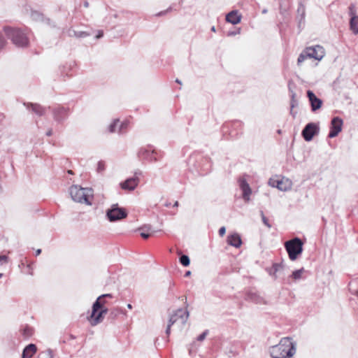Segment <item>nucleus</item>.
I'll return each mask as SVG.
<instances>
[{
    "label": "nucleus",
    "mask_w": 358,
    "mask_h": 358,
    "mask_svg": "<svg viewBox=\"0 0 358 358\" xmlns=\"http://www.w3.org/2000/svg\"><path fill=\"white\" fill-rule=\"evenodd\" d=\"M99 301H95L92 308L91 315L88 317V320L92 326H96L103 322L104 316L99 310Z\"/></svg>",
    "instance_id": "423d86ee"
},
{
    "label": "nucleus",
    "mask_w": 358,
    "mask_h": 358,
    "mask_svg": "<svg viewBox=\"0 0 358 358\" xmlns=\"http://www.w3.org/2000/svg\"><path fill=\"white\" fill-rule=\"evenodd\" d=\"M6 41L3 36L0 34V49L5 45Z\"/></svg>",
    "instance_id": "ea45409f"
},
{
    "label": "nucleus",
    "mask_w": 358,
    "mask_h": 358,
    "mask_svg": "<svg viewBox=\"0 0 358 358\" xmlns=\"http://www.w3.org/2000/svg\"><path fill=\"white\" fill-rule=\"evenodd\" d=\"M226 232V229L224 227H222L220 229H219V234L220 236H222L224 235Z\"/></svg>",
    "instance_id": "79ce46f5"
},
{
    "label": "nucleus",
    "mask_w": 358,
    "mask_h": 358,
    "mask_svg": "<svg viewBox=\"0 0 358 358\" xmlns=\"http://www.w3.org/2000/svg\"><path fill=\"white\" fill-rule=\"evenodd\" d=\"M4 31L6 36L12 41L17 47L24 48L29 44V38L27 34L22 29L13 27H5Z\"/></svg>",
    "instance_id": "7ed1b4c3"
},
{
    "label": "nucleus",
    "mask_w": 358,
    "mask_h": 358,
    "mask_svg": "<svg viewBox=\"0 0 358 358\" xmlns=\"http://www.w3.org/2000/svg\"><path fill=\"white\" fill-rule=\"evenodd\" d=\"M269 353L273 358L292 357L296 353V345L290 338H283L269 348Z\"/></svg>",
    "instance_id": "f257e3e1"
},
{
    "label": "nucleus",
    "mask_w": 358,
    "mask_h": 358,
    "mask_svg": "<svg viewBox=\"0 0 358 358\" xmlns=\"http://www.w3.org/2000/svg\"><path fill=\"white\" fill-rule=\"evenodd\" d=\"M105 170V164L103 162L100 161L97 164L96 171L98 173H102Z\"/></svg>",
    "instance_id": "2f4dec72"
},
{
    "label": "nucleus",
    "mask_w": 358,
    "mask_h": 358,
    "mask_svg": "<svg viewBox=\"0 0 358 358\" xmlns=\"http://www.w3.org/2000/svg\"><path fill=\"white\" fill-rule=\"evenodd\" d=\"M241 16L235 10L231 11L226 16V20L232 24H236L241 21Z\"/></svg>",
    "instance_id": "412c9836"
},
{
    "label": "nucleus",
    "mask_w": 358,
    "mask_h": 358,
    "mask_svg": "<svg viewBox=\"0 0 358 358\" xmlns=\"http://www.w3.org/2000/svg\"><path fill=\"white\" fill-rule=\"evenodd\" d=\"M350 27L355 34H358V17H350Z\"/></svg>",
    "instance_id": "5701e85b"
},
{
    "label": "nucleus",
    "mask_w": 358,
    "mask_h": 358,
    "mask_svg": "<svg viewBox=\"0 0 358 358\" xmlns=\"http://www.w3.org/2000/svg\"><path fill=\"white\" fill-rule=\"evenodd\" d=\"M262 12H263V13H266L267 12V10L266 9H264Z\"/></svg>",
    "instance_id": "680f3d73"
},
{
    "label": "nucleus",
    "mask_w": 358,
    "mask_h": 358,
    "mask_svg": "<svg viewBox=\"0 0 358 358\" xmlns=\"http://www.w3.org/2000/svg\"><path fill=\"white\" fill-rule=\"evenodd\" d=\"M52 134V129H49V130L46 132V135H47L48 136H50Z\"/></svg>",
    "instance_id": "3c124183"
},
{
    "label": "nucleus",
    "mask_w": 358,
    "mask_h": 358,
    "mask_svg": "<svg viewBox=\"0 0 358 358\" xmlns=\"http://www.w3.org/2000/svg\"><path fill=\"white\" fill-rule=\"evenodd\" d=\"M127 308L129 309H131L132 308V306L130 303H129V304H127Z\"/></svg>",
    "instance_id": "4d7b16f0"
},
{
    "label": "nucleus",
    "mask_w": 358,
    "mask_h": 358,
    "mask_svg": "<svg viewBox=\"0 0 358 358\" xmlns=\"http://www.w3.org/2000/svg\"><path fill=\"white\" fill-rule=\"evenodd\" d=\"M3 273H0V278L2 277Z\"/></svg>",
    "instance_id": "69168bd1"
},
{
    "label": "nucleus",
    "mask_w": 358,
    "mask_h": 358,
    "mask_svg": "<svg viewBox=\"0 0 358 358\" xmlns=\"http://www.w3.org/2000/svg\"><path fill=\"white\" fill-rule=\"evenodd\" d=\"M100 312L102 313V315L105 317L106 313H108V308H105L104 306L103 308H101L99 309Z\"/></svg>",
    "instance_id": "c03bdc74"
},
{
    "label": "nucleus",
    "mask_w": 358,
    "mask_h": 358,
    "mask_svg": "<svg viewBox=\"0 0 358 358\" xmlns=\"http://www.w3.org/2000/svg\"><path fill=\"white\" fill-rule=\"evenodd\" d=\"M106 216L110 222H114L126 218L127 212L124 208L119 207L116 203L113 204L106 210Z\"/></svg>",
    "instance_id": "39448f33"
},
{
    "label": "nucleus",
    "mask_w": 358,
    "mask_h": 358,
    "mask_svg": "<svg viewBox=\"0 0 358 358\" xmlns=\"http://www.w3.org/2000/svg\"><path fill=\"white\" fill-rule=\"evenodd\" d=\"M349 15H350V17H358L357 15V12H356L355 6L353 4H351L349 6Z\"/></svg>",
    "instance_id": "7c9ffc66"
},
{
    "label": "nucleus",
    "mask_w": 358,
    "mask_h": 358,
    "mask_svg": "<svg viewBox=\"0 0 358 358\" xmlns=\"http://www.w3.org/2000/svg\"><path fill=\"white\" fill-rule=\"evenodd\" d=\"M119 129V120H114L113 122L111 123L109 126V131L111 133L118 132Z\"/></svg>",
    "instance_id": "393cba45"
},
{
    "label": "nucleus",
    "mask_w": 358,
    "mask_h": 358,
    "mask_svg": "<svg viewBox=\"0 0 358 358\" xmlns=\"http://www.w3.org/2000/svg\"><path fill=\"white\" fill-rule=\"evenodd\" d=\"M185 304H186V306H187V299H185Z\"/></svg>",
    "instance_id": "0e129e2a"
},
{
    "label": "nucleus",
    "mask_w": 358,
    "mask_h": 358,
    "mask_svg": "<svg viewBox=\"0 0 358 358\" xmlns=\"http://www.w3.org/2000/svg\"><path fill=\"white\" fill-rule=\"evenodd\" d=\"M304 272V268H301L299 270L294 271L292 274V278H294L295 280H299L301 278L302 274Z\"/></svg>",
    "instance_id": "bb28decb"
},
{
    "label": "nucleus",
    "mask_w": 358,
    "mask_h": 358,
    "mask_svg": "<svg viewBox=\"0 0 358 358\" xmlns=\"http://www.w3.org/2000/svg\"><path fill=\"white\" fill-rule=\"evenodd\" d=\"M84 6H85V8H87V7L89 6V3H88L87 1H85V2H84Z\"/></svg>",
    "instance_id": "5fc2aeb1"
},
{
    "label": "nucleus",
    "mask_w": 358,
    "mask_h": 358,
    "mask_svg": "<svg viewBox=\"0 0 358 358\" xmlns=\"http://www.w3.org/2000/svg\"><path fill=\"white\" fill-rule=\"evenodd\" d=\"M208 331L206 330L205 331H203L201 334H200L197 337V341H203L206 338V337L208 335Z\"/></svg>",
    "instance_id": "c9c22d12"
},
{
    "label": "nucleus",
    "mask_w": 358,
    "mask_h": 358,
    "mask_svg": "<svg viewBox=\"0 0 358 358\" xmlns=\"http://www.w3.org/2000/svg\"><path fill=\"white\" fill-rule=\"evenodd\" d=\"M8 257L6 255H0V265H3L8 262Z\"/></svg>",
    "instance_id": "e433bc0d"
},
{
    "label": "nucleus",
    "mask_w": 358,
    "mask_h": 358,
    "mask_svg": "<svg viewBox=\"0 0 358 358\" xmlns=\"http://www.w3.org/2000/svg\"><path fill=\"white\" fill-rule=\"evenodd\" d=\"M180 263L184 266H188L190 264L189 258L187 255H182L180 257Z\"/></svg>",
    "instance_id": "cd10ccee"
},
{
    "label": "nucleus",
    "mask_w": 358,
    "mask_h": 358,
    "mask_svg": "<svg viewBox=\"0 0 358 358\" xmlns=\"http://www.w3.org/2000/svg\"><path fill=\"white\" fill-rule=\"evenodd\" d=\"M127 122H122L121 123L119 122L118 132H122L124 129H125L127 127Z\"/></svg>",
    "instance_id": "72a5a7b5"
},
{
    "label": "nucleus",
    "mask_w": 358,
    "mask_h": 358,
    "mask_svg": "<svg viewBox=\"0 0 358 358\" xmlns=\"http://www.w3.org/2000/svg\"><path fill=\"white\" fill-rule=\"evenodd\" d=\"M106 301L104 300V298H101V301H100V308H103L106 303Z\"/></svg>",
    "instance_id": "de8ad7c7"
},
{
    "label": "nucleus",
    "mask_w": 358,
    "mask_h": 358,
    "mask_svg": "<svg viewBox=\"0 0 358 358\" xmlns=\"http://www.w3.org/2000/svg\"><path fill=\"white\" fill-rule=\"evenodd\" d=\"M27 108H31V110L39 116L45 113V108L37 103H24Z\"/></svg>",
    "instance_id": "aec40b11"
},
{
    "label": "nucleus",
    "mask_w": 358,
    "mask_h": 358,
    "mask_svg": "<svg viewBox=\"0 0 358 358\" xmlns=\"http://www.w3.org/2000/svg\"><path fill=\"white\" fill-rule=\"evenodd\" d=\"M176 316H173V317H170L169 320L168 325L166 329V335H169L171 332V327L176 323V320L175 318Z\"/></svg>",
    "instance_id": "c85d7f7f"
},
{
    "label": "nucleus",
    "mask_w": 358,
    "mask_h": 358,
    "mask_svg": "<svg viewBox=\"0 0 358 358\" xmlns=\"http://www.w3.org/2000/svg\"><path fill=\"white\" fill-rule=\"evenodd\" d=\"M227 243L229 245L238 248L242 244V241L239 234L234 233L228 236Z\"/></svg>",
    "instance_id": "f3484780"
},
{
    "label": "nucleus",
    "mask_w": 358,
    "mask_h": 358,
    "mask_svg": "<svg viewBox=\"0 0 358 358\" xmlns=\"http://www.w3.org/2000/svg\"><path fill=\"white\" fill-rule=\"evenodd\" d=\"M269 184L272 187H275L281 191H287L292 187V182L287 178H282L278 180H270Z\"/></svg>",
    "instance_id": "9b49d317"
},
{
    "label": "nucleus",
    "mask_w": 358,
    "mask_h": 358,
    "mask_svg": "<svg viewBox=\"0 0 358 358\" xmlns=\"http://www.w3.org/2000/svg\"><path fill=\"white\" fill-rule=\"evenodd\" d=\"M176 82H177L178 83H180V81L179 80H178V79L176 80Z\"/></svg>",
    "instance_id": "e2e57ef3"
},
{
    "label": "nucleus",
    "mask_w": 358,
    "mask_h": 358,
    "mask_svg": "<svg viewBox=\"0 0 358 358\" xmlns=\"http://www.w3.org/2000/svg\"><path fill=\"white\" fill-rule=\"evenodd\" d=\"M307 96L310 101L312 111L315 112L317 110L321 108L322 105V101L317 98L311 90L307 91Z\"/></svg>",
    "instance_id": "4468645a"
},
{
    "label": "nucleus",
    "mask_w": 358,
    "mask_h": 358,
    "mask_svg": "<svg viewBox=\"0 0 358 358\" xmlns=\"http://www.w3.org/2000/svg\"><path fill=\"white\" fill-rule=\"evenodd\" d=\"M284 269V264L282 263L273 264V266L268 270L271 275L273 276L275 279L278 278V273H280Z\"/></svg>",
    "instance_id": "4be33fe9"
},
{
    "label": "nucleus",
    "mask_w": 358,
    "mask_h": 358,
    "mask_svg": "<svg viewBox=\"0 0 358 358\" xmlns=\"http://www.w3.org/2000/svg\"><path fill=\"white\" fill-rule=\"evenodd\" d=\"M173 316H176V324H180V327L182 328L188 320L189 312L187 309L179 308L171 315L170 317H173Z\"/></svg>",
    "instance_id": "1a4fd4ad"
},
{
    "label": "nucleus",
    "mask_w": 358,
    "mask_h": 358,
    "mask_svg": "<svg viewBox=\"0 0 358 358\" xmlns=\"http://www.w3.org/2000/svg\"><path fill=\"white\" fill-rule=\"evenodd\" d=\"M295 94H293L292 96V103H291V108H294L296 104V101L294 100Z\"/></svg>",
    "instance_id": "a18cd8bd"
},
{
    "label": "nucleus",
    "mask_w": 358,
    "mask_h": 358,
    "mask_svg": "<svg viewBox=\"0 0 358 358\" xmlns=\"http://www.w3.org/2000/svg\"><path fill=\"white\" fill-rule=\"evenodd\" d=\"M303 242L299 238H294L285 243V248L288 253L289 257L294 261L303 252Z\"/></svg>",
    "instance_id": "20e7f679"
},
{
    "label": "nucleus",
    "mask_w": 358,
    "mask_h": 358,
    "mask_svg": "<svg viewBox=\"0 0 358 358\" xmlns=\"http://www.w3.org/2000/svg\"><path fill=\"white\" fill-rule=\"evenodd\" d=\"M307 55L309 58H313L317 60H321L325 55V51L323 47L315 45L306 48Z\"/></svg>",
    "instance_id": "6e6552de"
},
{
    "label": "nucleus",
    "mask_w": 358,
    "mask_h": 358,
    "mask_svg": "<svg viewBox=\"0 0 358 358\" xmlns=\"http://www.w3.org/2000/svg\"><path fill=\"white\" fill-rule=\"evenodd\" d=\"M103 31H99L98 34L96 36V38H100L103 37Z\"/></svg>",
    "instance_id": "49530a36"
},
{
    "label": "nucleus",
    "mask_w": 358,
    "mask_h": 358,
    "mask_svg": "<svg viewBox=\"0 0 358 358\" xmlns=\"http://www.w3.org/2000/svg\"><path fill=\"white\" fill-rule=\"evenodd\" d=\"M308 56L306 53V50H303L297 59V64L300 65L302 62L305 61L306 59H307Z\"/></svg>",
    "instance_id": "c756f323"
},
{
    "label": "nucleus",
    "mask_w": 358,
    "mask_h": 358,
    "mask_svg": "<svg viewBox=\"0 0 358 358\" xmlns=\"http://www.w3.org/2000/svg\"><path fill=\"white\" fill-rule=\"evenodd\" d=\"M239 187L242 190V196L245 202H248L250 201V196L252 194V189L247 182V181L244 178H241L239 180Z\"/></svg>",
    "instance_id": "2eb2a0df"
},
{
    "label": "nucleus",
    "mask_w": 358,
    "mask_h": 358,
    "mask_svg": "<svg viewBox=\"0 0 358 358\" xmlns=\"http://www.w3.org/2000/svg\"><path fill=\"white\" fill-rule=\"evenodd\" d=\"M141 229H142L143 231H148V232L150 231V232H151V234L154 232V231H152V230L151 227H150V226H149V225H145L144 227H143L141 228Z\"/></svg>",
    "instance_id": "58836bf2"
},
{
    "label": "nucleus",
    "mask_w": 358,
    "mask_h": 358,
    "mask_svg": "<svg viewBox=\"0 0 358 358\" xmlns=\"http://www.w3.org/2000/svg\"><path fill=\"white\" fill-rule=\"evenodd\" d=\"M260 214H261V217H262V220L263 223H264L266 227H268V228H270V227H271V224H269L268 219L265 217V215H264V214L263 211H261V212H260Z\"/></svg>",
    "instance_id": "473e14b6"
},
{
    "label": "nucleus",
    "mask_w": 358,
    "mask_h": 358,
    "mask_svg": "<svg viewBox=\"0 0 358 358\" xmlns=\"http://www.w3.org/2000/svg\"><path fill=\"white\" fill-rule=\"evenodd\" d=\"M211 31H214V32L215 31V27H213L211 28Z\"/></svg>",
    "instance_id": "13d9d810"
},
{
    "label": "nucleus",
    "mask_w": 358,
    "mask_h": 358,
    "mask_svg": "<svg viewBox=\"0 0 358 358\" xmlns=\"http://www.w3.org/2000/svg\"><path fill=\"white\" fill-rule=\"evenodd\" d=\"M38 358H53L52 351L51 350H46L38 354Z\"/></svg>",
    "instance_id": "a878e982"
},
{
    "label": "nucleus",
    "mask_w": 358,
    "mask_h": 358,
    "mask_svg": "<svg viewBox=\"0 0 358 358\" xmlns=\"http://www.w3.org/2000/svg\"><path fill=\"white\" fill-rule=\"evenodd\" d=\"M170 204H171L170 203H166L165 204V206H166V207H169V206H170Z\"/></svg>",
    "instance_id": "052dcab7"
},
{
    "label": "nucleus",
    "mask_w": 358,
    "mask_h": 358,
    "mask_svg": "<svg viewBox=\"0 0 358 358\" xmlns=\"http://www.w3.org/2000/svg\"><path fill=\"white\" fill-rule=\"evenodd\" d=\"M36 346L34 344H29L23 350L22 358H31L36 352Z\"/></svg>",
    "instance_id": "6ab92c4d"
},
{
    "label": "nucleus",
    "mask_w": 358,
    "mask_h": 358,
    "mask_svg": "<svg viewBox=\"0 0 358 358\" xmlns=\"http://www.w3.org/2000/svg\"><path fill=\"white\" fill-rule=\"evenodd\" d=\"M90 34L85 31H75V36L78 38H83L89 36Z\"/></svg>",
    "instance_id": "f704fd0d"
},
{
    "label": "nucleus",
    "mask_w": 358,
    "mask_h": 358,
    "mask_svg": "<svg viewBox=\"0 0 358 358\" xmlns=\"http://www.w3.org/2000/svg\"><path fill=\"white\" fill-rule=\"evenodd\" d=\"M52 115L57 122L62 123L67 118L68 110L64 107H57L53 109Z\"/></svg>",
    "instance_id": "ddd939ff"
},
{
    "label": "nucleus",
    "mask_w": 358,
    "mask_h": 358,
    "mask_svg": "<svg viewBox=\"0 0 358 358\" xmlns=\"http://www.w3.org/2000/svg\"><path fill=\"white\" fill-rule=\"evenodd\" d=\"M171 9V8H169L168 10H165V11H162V12L159 13L157 15H158V16H161V15H164V14H166L169 10H170Z\"/></svg>",
    "instance_id": "09e8293b"
},
{
    "label": "nucleus",
    "mask_w": 358,
    "mask_h": 358,
    "mask_svg": "<svg viewBox=\"0 0 358 358\" xmlns=\"http://www.w3.org/2000/svg\"><path fill=\"white\" fill-rule=\"evenodd\" d=\"M141 173H142L141 171L138 170V171H135L134 176H137L138 178V176L141 175Z\"/></svg>",
    "instance_id": "8fccbe9b"
},
{
    "label": "nucleus",
    "mask_w": 358,
    "mask_h": 358,
    "mask_svg": "<svg viewBox=\"0 0 358 358\" xmlns=\"http://www.w3.org/2000/svg\"><path fill=\"white\" fill-rule=\"evenodd\" d=\"M178 204H179V203H178V201H176L174 203V204H173V207H178Z\"/></svg>",
    "instance_id": "6e6d98bb"
},
{
    "label": "nucleus",
    "mask_w": 358,
    "mask_h": 358,
    "mask_svg": "<svg viewBox=\"0 0 358 358\" xmlns=\"http://www.w3.org/2000/svg\"><path fill=\"white\" fill-rule=\"evenodd\" d=\"M247 299L257 304H266L264 299L256 292H249L247 295Z\"/></svg>",
    "instance_id": "a211bd4d"
},
{
    "label": "nucleus",
    "mask_w": 358,
    "mask_h": 358,
    "mask_svg": "<svg viewBox=\"0 0 358 358\" xmlns=\"http://www.w3.org/2000/svg\"><path fill=\"white\" fill-rule=\"evenodd\" d=\"M191 275V272L189 271H187L185 274V277L189 276Z\"/></svg>",
    "instance_id": "864d4df0"
},
{
    "label": "nucleus",
    "mask_w": 358,
    "mask_h": 358,
    "mask_svg": "<svg viewBox=\"0 0 358 358\" xmlns=\"http://www.w3.org/2000/svg\"><path fill=\"white\" fill-rule=\"evenodd\" d=\"M101 298H113V295L111 294H102L101 296H99L96 300L95 301H99V302L101 301Z\"/></svg>",
    "instance_id": "4c0bfd02"
},
{
    "label": "nucleus",
    "mask_w": 358,
    "mask_h": 358,
    "mask_svg": "<svg viewBox=\"0 0 358 358\" xmlns=\"http://www.w3.org/2000/svg\"><path fill=\"white\" fill-rule=\"evenodd\" d=\"M283 358H289V357H283Z\"/></svg>",
    "instance_id": "338daca9"
},
{
    "label": "nucleus",
    "mask_w": 358,
    "mask_h": 358,
    "mask_svg": "<svg viewBox=\"0 0 358 358\" xmlns=\"http://www.w3.org/2000/svg\"><path fill=\"white\" fill-rule=\"evenodd\" d=\"M343 120L338 117H335L331 120V130L329 133V138H334L341 131L343 126Z\"/></svg>",
    "instance_id": "9d476101"
},
{
    "label": "nucleus",
    "mask_w": 358,
    "mask_h": 358,
    "mask_svg": "<svg viewBox=\"0 0 358 358\" xmlns=\"http://www.w3.org/2000/svg\"><path fill=\"white\" fill-rule=\"evenodd\" d=\"M139 183V178L137 176H133L122 182L120 185L124 190L133 191Z\"/></svg>",
    "instance_id": "f8f14e48"
},
{
    "label": "nucleus",
    "mask_w": 358,
    "mask_h": 358,
    "mask_svg": "<svg viewBox=\"0 0 358 358\" xmlns=\"http://www.w3.org/2000/svg\"><path fill=\"white\" fill-rule=\"evenodd\" d=\"M297 13L301 17L299 23H301V22L304 20L305 13H306V8L303 4H301V3L299 4L298 9H297Z\"/></svg>",
    "instance_id": "b1692460"
},
{
    "label": "nucleus",
    "mask_w": 358,
    "mask_h": 358,
    "mask_svg": "<svg viewBox=\"0 0 358 358\" xmlns=\"http://www.w3.org/2000/svg\"><path fill=\"white\" fill-rule=\"evenodd\" d=\"M41 253V249L36 250V256L39 255Z\"/></svg>",
    "instance_id": "603ef678"
},
{
    "label": "nucleus",
    "mask_w": 358,
    "mask_h": 358,
    "mask_svg": "<svg viewBox=\"0 0 358 358\" xmlns=\"http://www.w3.org/2000/svg\"><path fill=\"white\" fill-rule=\"evenodd\" d=\"M69 194L71 199L78 203H85L91 206L90 196L92 197V189L91 188H83L78 185H73L69 189Z\"/></svg>",
    "instance_id": "f03ea898"
},
{
    "label": "nucleus",
    "mask_w": 358,
    "mask_h": 358,
    "mask_svg": "<svg viewBox=\"0 0 358 358\" xmlns=\"http://www.w3.org/2000/svg\"><path fill=\"white\" fill-rule=\"evenodd\" d=\"M320 127L318 124L310 122L307 124L302 130L301 135L305 141H310L313 136L319 133Z\"/></svg>",
    "instance_id": "0eeeda50"
},
{
    "label": "nucleus",
    "mask_w": 358,
    "mask_h": 358,
    "mask_svg": "<svg viewBox=\"0 0 358 358\" xmlns=\"http://www.w3.org/2000/svg\"><path fill=\"white\" fill-rule=\"evenodd\" d=\"M68 173H69V174H73V171H72L71 170L68 171Z\"/></svg>",
    "instance_id": "bf43d9fd"
},
{
    "label": "nucleus",
    "mask_w": 358,
    "mask_h": 358,
    "mask_svg": "<svg viewBox=\"0 0 358 358\" xmlns=\"http://www.w3.org/2000/svg\"><path fill=\"white\" fill-rule=\"evenodd\" d=\"M24 334L26 335V336H30L31 334V329L30 328H25L24 329Z\"/></svg>",
    "instance_id": "37998d69"
},
{
    "label": "nucleus",
    "mask_w": 358,
    "mask_h": 358,
    "mask_svg": "<svg viewBox=\"0 0 358 358\" xmlns=\"http://www.w3.org/2000/svg\"><path fill=\"white\" fill-rule=\"evenodd\" d=\"M151 235V233H146L145 231H143V232H141V236L143 238H148Z\"/></svg>",
    "instance_id": "a19ab883"
},
{
    "label": "nucleus",
    "mask_w": 358,
    "mask_h": 358,
    "mask_svg": "<svg viewBox=\"0 0 358 358\" xmlns=\"http://www.w3.org/2000/svg\"><path fill=\"white\" fill-rule=\"evenodd\" d=\"M155 153V150H150L147 148H141L138 151V156L145 159L150 160L151 162H156L157 159L153 155Z\"/></svg>",
    "instance_id": "dca6fc26"
}]
</instances>
